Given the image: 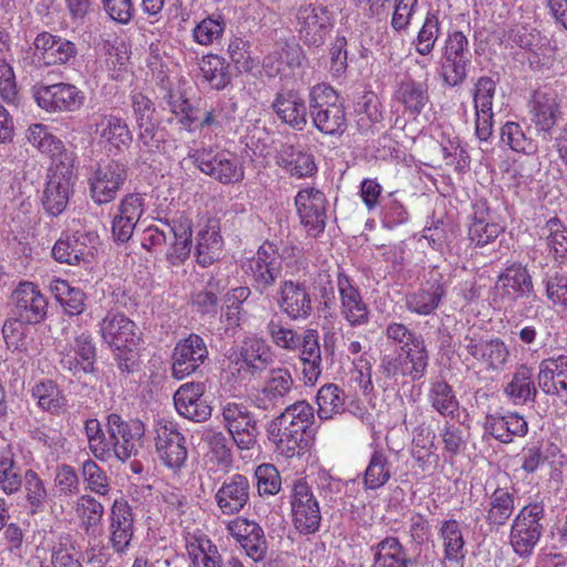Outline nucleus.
Listing matches in <instances>:
<instances>
[{"instance_id": "49", "label": "nucleus", "mask_w": 567, "mask_h": 567, "mask_svg": "<svg viewBox=\"0 0 567 567\" xmlns=\"http://www.w3.org/2000/svg\"><path fill=\"white\" fill-rule=\"evenodd\" d=\"M74 509L80 519V526L85 534H94L102 524L103 504L92 495L83 494L78 497Z\"/></svg>"}, {"instance_id": "25", "label": "nucleus", "mask_w": 567, "mask_h": 567, "mask_svg": "<svg viewBox=\"0 0 567 567\" xmlns=\"http://www.w3.org/2000/svg\"><path fill=\"white\" fill-rule=\"evenodd\" d=\"M337 288L340 300V315L351 327L369 322L370 310L352 279L343 271L338 272Z\"/></svg>"}, {"instance_id": "40", "label": "nucleus", "mask_w": 567, "mask_h": 567, "mask_svg": "<svg viewBox=\"0 0 567 567\" xmlns=\"http://www.w3.org/2000/svg\"><path fill=\"white\" fill-rule=\"evenodd\" d=\"M300 360L305 384L313 385L322 372L319 336L316 330H307L300 339Z\"/></svg>"}, {"instance_id": "44", "label": "nucleus", "mask_w": 567, "mask_h": 567, "mask_svg": "<svg viewBox=\"0 0 567 567\" xmlns=\"http://www.w3.org/2000/svg\"><path fill=\"white\" fill-rule=\"evenodd\" d=\"M393 474V465L383 449H375L363 474L364 489H378L389 483Z\"/></svg>"}, {"instance_id": "23", "label": "nucleus", "mask_w": 567, "mask_h": 567, "mask_svg": "<svg viewBox=\"0 0 567 567\" xmlns=\"http://www.w3.org/2000/svg\"><path fill=\"white\" fill-rule=\"evenodd\" d=\"M34 56L44 65H68L76 60L79 49L71 40L43 31L34 41Z\"/></svg>"}, {"instance_id": "27", "label": "nucleus", "mask_w": 567, "mask_h": 567, "mask_svg": "<svg viewBox=\"0 0 567 567\" xmlns=\"http://www.w3.org/2000/svg\"><path fill=\"white\" fill-rule=\"evenodd\" d=\"M42 196V205L51 216L62 214L72 193V168L51 167Z\"/></svg>"}, {"instance_id": "32", "label": "nucleus", "mask_w": 567, "mask_h": 567, "mask_svg": "<svg viewBox=\"0 0 567 567\" xmlns=\"http://www.w3.org/2000/svg\"><path fill=\"white\" fill-rule=\"evenodd\" d=\"M27 138L32 146L52 158L51 167L73 168V154L65 151L63 143L50 132L48 126L31 125L28 128Z\"/></svg>"}, {"instance_id": "53", "label": "nucleus", "mask_w": 567, "mask_h": 567, "mask_svg": "<svg viewBox=\"0 0 567 567\" xmlns=\"http://www.w3.org/2000/svg\"><path fill=\"white\" fill-rule=\"evenodd\" d=\"M318 416L321 420H330L336 414L344 411V398L342 390L333 383L324 384L317 393Z\"/></svg>"}, {"instance_id": "63", "label": "nucleus", "mask_w": 567, "mask_h": 567, "mask_svg": "<svg viewBox=\"0 0 567 567\" xmlns=\"http://www.w3.org/2000/svg\"><path fill=\"white\" fill-rule=\"evenodd\" d=\"M189 556L194 567H223L221 555L209 539H199L198 545H192Z\"/></svg>"}, {"instance_id": "9", "label": "nucleus", "mask_w": 567, "mask_h": 567, "mask_svg": "<svg viewBox=\"0 0 567 567\" xmlns=\"http://www.w3.org/2000/svg\"><path fill=\"white\" fill-rule=\"evenodd\" d=\"M224 426L240 450L249 451L257 444L260 434L258 421L244 403L228 402L221 408Z\"/></svg>"}, {"instance_id": "10", "label": "nucleus", "mask_w": 567, "mask_h": 567, "mask_svg": "<svg viewBox=\"0 0 567 567\" xmlns=\"http://www.w3.org/2000/svg\"><path fill=\"white\" fill-rule=\"evenodd\" d=\"M133 115L138 130V141L147 152H163L164 132L155 121L154 102L142 92L130 95Z\"/></svg>"}, {"instance_id": "18", "label": "nucleus", "mask_w": 567, "mask_h": 567, "mask_svg": "<svg viewBox=\"0 0 567 567\" xmlns=\"http://www.w3.org/2000/svg\"><path fill=\"white\" fill-rule=\"evenodd\" d=\"M229 535L255 563L266 559L268 542L264 528L255 520L236 517L227 524Z\"/></svg>"}, {"instance_id": "5", "label": "nucleus", "mask_w": 567, "mask_h": 567, "mask_svg": "<svg viewBox=\"0 0 567 567\" xmlns=\"http://www.w3.org/2000/svg\"><path fill=\"white\" fill-rule=\"evenodd\" d=\"M196 167L221 184H236L244 179L245 169L236 154L214 147H203L189 154Z\"/></svg>"}, {"instance_id": "1", "label": "nucleus", "mask_w": 567, "mask_h": 567, "mask_svg": "<svg viewBox=\"0 0 567 567\" xmlns=\"http://www.w3.org/2000/svg\"><path fill=\"white\" fill-rule=\"evenodd\" d=\"M313 420V408L305 400L288 405L267 429L276 451L287 458L306 453L310 446L309 432Z\"/></svg>"}, {"instance_id": "45", "label": "nucleus", "mask_w": 567, "mask_h": 567, "mask_svg": "<svg viewBox=\"0 0 567 567\" xmlns=\"http://www.w3.org/2000/svg\"><path fill=\"white\" fill-rule=\"evenodd\" d=\"M374 556L373 567H408L410 559L399 538L388 536L371 547Z\"/></svg>"}, {"instance_id": "34", "label": "nucleus", "mask_w": 567, "mask_h": 567, "mask_svg": "<svg viewBox=\"0 0 567 567\" xmlns=\"http://www.w3.org/2000/svg\"><path fill=\"white\" fill-rule=\"evenodd\" d=\"M532 122L536 130L543 133L544 138L550 137V131L560 116V104L557 94L537 90L530 100Z\"/></svg>"}, {"instance_id": "52", "label": "nucleus", "mask_w": 567, "mask_h": 567, "mask_svg": "<svg viewBox=\"0 0 567 567\" xmlns=\"http://www.w3.org/2000/svg\"><path fill=\"white\" fill-rule=\"evenodd\" d=\"M199 66L203 78L215 90L225 89L231 81L228 63L216 54L203 56Z\"/></svg>"}, {"instance_id": "29", "label": "nucleus", "mask_w": 567, "mask_h": 567, "mask_svg": "<svg viewBox=\"0 0 567 567\" xmlns=\"http://www.w3.org/2000/svg\"><path fill=\"white\" fill-rule=\"evenodd\" d=\"M110 543L117 554L125 553L134 535V515L128 502L117 498L110 511Z\"/></svg>"}, {"instance_id": "15", "label": "nucleus", "mask_w": 567, "mask_h": 567, "mask_svg": "<svg viewBox=\"0 0 567 567\" xmlns=\"http://www.w3.org/2000/svg\"><path fill=\"white\" fill-rule=\"evenodd\" d=\"M494 301L516 302L523 298H536L534 282L528 269L522 264L507 266L497 277L494 285Z\"/></svg>"}, {"instance_id": "55", "label": "nucleus", "mask_w": 567, "mask_h": 567, "mask_svg": "<svg viewBox=\"0 0 567 567\" xmlns=\"http://www.w3.org/2000/svg\"><path fill=\"white\" fill-rule=\"evenodd\" d=\"M549 252L556 261L567 259V226L558 218L549 219L543 228Z\"/></svg>"}, {"instance_id": "22", "label": "nucleus", "mask_w": 567, "mask_h": 567, "mask_svg": "<svg viewBox=\"0 0 567 567\" xmlns=\"http://www.w3.org/2000/svg\"><path fill=\"white\" fill-rule=\"evenodd\" d=\"M12 302L13 318L27 323H40L47 318L48 300L33 282H21L12 293Z\"/></svg>"}, {"instance_id": "35", "label": "nucleus", "mask_w": 567, "mask_h": 567, "mask_svg": "<svg viewBox=\"0 0 567 567\" xmlns=\"http://www.w3.org/2000/svg\"><path fill=\"white\" fill-rule=\"evenodd\" d=\"M394 100L403 106L404 113L415 118L431 102L429 85L426 81H415L406 76L398 83Z\"/></svg>"}, {"instance_id": "39", "label": "nucleus", "mask_w": 567, "mask_h": 567, "mask_svg": "<svg viewBox=\"0 0 567 567\" xmlns=\"http://www.w3.org/2000/svg\"><path fill=\"white\" fill-rule=\"evenodd\" d=\"M437 534L442 542L443 561L462 565L466 550L461 523L454 518L444 519L439 527Z\"/></svg>"}, {"instance_id": "48", "label": "nucleus", "mask_w": 567, "mask_h": 567, "mask_svg": "<svg viewBox=\"0 0 567 567\" xmlns=\"http://www.w3.org/2000/svg\"><path fill=\"white\" fill-rule=\"evenodd\" d=\"M427 401L442 416L454 417L458 412L460 403L454 390L444 380L437 379L430 383Z\"/></svg>"}, {"instance_id": "20", "label": "nucleus", "mask_w": 567, "mask_h": 567, "mask_svg": "<svg viewBox=\"0 0 567 567\" xmlns=\"http://www.w3.org/2000/svg\"><path fill=\"white\" fill-rule=\"evenodd\" d=\"M208 357L207 347L202 337L192 333L179 340L172 354V377L183 380L205 362Z\"/></svg>"}, {"instance_id": "60", "label": "nucleus", "mask_w": 567, "mask_h": 567, "mask_svg": "<svg viewBox=\"0 0 567 567\" xmlns=\"http://www.w3.org/2000/svg\"><path fill=\"white\" fill-rule=\"evenodd\" d=\"M224 30V19L220 16H209L193 29V39L200 45H210L221 38Z\"/></svg>"}, {"instance_id": "8", "label": "nucleus", "mask_w": 567, "mask_h": 567, "mask_svg": "<svg viewBox=\"0 0 567 567\" xmlns=\"http://www.w3.org/2000/svg\"><path fill=\"white\" fill-rule=\"evenodd\" d=\"M295 206L300 224L309 237L317 238L323 234L329 208L323 192L316 187L302 188L295 196Z\"/></svg>"}, {"instance_id": "50", "label": "nucleus", "mask_w": 567, "mask_h": 567, "mask_svg": "<svg viewBox=\"0 0 567 567\" xmlns=\"http://www.w3.org/2000/svg\"><path fill=\"white\" fill-rule=\"evenodd\" d=\"M31 324L13 317L6 320L2 327V334L8 347L20 352L32 350L34 331L30 327Z\"/></svg>"}, {"instance_id": "33", "label": "nucleus", "mask_w": 567, "mask_h": 567, "mask_svg": "<svg viewBox=\"0 0 567 567\" xmlns=\"http://www.w3.org/2000/svg\"><path fill=\"white\" fill-rule=\"evenodd\" d=\"M250 484L247 476L234 474L227 477L215 494V501L224 515L238 514L248 503Z\"/></svg>"}, {"instance_id": "56", "label": "nucleus", "mask_w": 567, "mask_h": 567, "mask_svg": "<svg viewBox=\"0 0 567 567\" xmlns=\"http://www.w3.org/2000/svg\"><path fill=\"white\" fill-rule=\"evenodd\" d=\"M470 60L460 59L450 54L442 53L440 59L439 73L443 83L447 86H457L462 84L467 76Z\"/></svg>"}, {"instance_id": "17", "label": "nucleus", "mask_w": 567, "mask_h": 567, "mask_svg": "<svg viewBox=\"0 0 567 567\" xmlns=\"http://www.w3.org/2000/svg\"><path fill=\"white\" fill-rule=\"evenodd\" d=\"M33 96L38 105L48 112H74L84 102V94L70 83L35 86Z\"/></svg>"}, {"instance_id": "30", "label": "nucleus", "mask_w": 567, "mask_h": 567, "mask_svg": "<svg viewBox=\"0 0 567 567\" xmlns=\"http://www.w3.org/2000/svg\"><path fill=\"white\" fill-rule=\"evenodd\" d=\"M537 383L545 394L557 396L567 403V354L542 360Z\"/></svg>"}, {"instance_id": "11", "label": "nucleus", "mask_w": 567, "mask_h": 567, "mask_svg": "<svg viewBox=\"0 0 567 567\" xmlns=\"http://www.w3.org/2000/svg\"><path fill=\"white\" fill-rule=\"evenodd\" d=\"M59 364L72 377L95 372L96 348L89 331L76 334L73 341L60 346Z\"/></svg>"}, {"instance_id": "16", "label": "nucleus", "mask_w": 567, "mask_h": 567, "mask_svg": "<svg viewBox=\"0 0 567 567\" xmlns=\"http://www.w3.org/2000/svg\"><path fill=\"white\" fill-rule=\"evenodd\" d=\"M276 302L280 311L292 320L308 319L313 311L312 298L305 281H280L276 291Z\"/></svg>"}, {"instance_id": "58", "label": "nucleus", "mask_w": 567, "mask_h": 567, "mask_svg": "<svg viewBox=\"0 0 567 567\" xmlns=\"http://www.w3.org/2000/svg\"><path fill=\"white\" fill-rule=\"evenodd\" d=\"M54 290L68 315L79 316L85 310V293L80 288L71 287L65 280H58Z\"/></svg>"}, {"instance_id": "41", "label": "nucleus", "mask_w": 567, "mask_h": 567, "mask_svg": "<svg viewBox=\"0 0 567 567\" xmlns=\"http://www.w3.org/2000/svg\"><path fill=\"white\" fill-rule=\"evenodd\" d=\"M30 392L41 411L53 416H60L66 412L68 399L55 381L41 380L31 388Z\"/></svg>"}, {"instance_id": "46", "label": "nucleus", "mask_w": 567, "mask_h": 567, "mask_svg": "<svg viewBox=\"0 0 567 567\" xmlns=\"http://www.w3.org/2000/svg\"><path fill=\"white\" fill-rule=\"evenodd\" d=\"M223 237L215 226H206L197 234L195 246L196 261L202 267H209L219 259L223 250Z\"/></svg>"}, {"instance_id": "64", "label": "nucleus", "mask_w": 567, "mask_h": 567, "mask_svg": "<svg viewBox=\"0 0 567 567\" xmlns=\"http://www.w3.org/2000/svg\"><path fill=\"white\" fill-rule=\"evenodd\" d=\"M501 141L515 152L533 153L535 145L528 138L518 123L507 122L503 125L501 132Z\"/></svg>"}, {"instance_id": "2", "label": "nucleus", "mask_w": 567, "mask_h": 567, "mask_svg": "<svg viewBox=\"0 0 567 567\" xmlns=\"http://www.w3.org/2000/svg\"><path fill=\"white\" fill-rule=\"evenodd\" d=\"M309 114L312 125L322 134L341 136L348 127L346 107L338 92L326 83L309 92Z\"/></svg>"}, {"instance_id": "54", "label": "nucleus", "mask_w": 567, "mask_h": 567, "mask_svg": "<svg viewBox=\"0 0 567 567\" xmlns=\"http://www.w3.org/2000/svg\"><path fill=\"white\" fill-rule=\"evenodd\" d=\"M441 35V21L437 12H427L412 45L419 55L433 53L436 41Z\"/></svg>"}, {"instance_id": "21", "label": "nucleus", "mask_w": 567, "mask_h": 567, "mask_svg": "<svg viewBox=\"0 0 567 567\" xmlns=\"http://www.w3.org/2000/svg\"><path fill=\"white\" fill-rule=\"evenodd\" d=\"M293 384V378L287 368L270 369L261 389L252 399L254 406L261 411L276 410L286 403Z\"/></svg>"}, {"instance_id": "62", "label": "nucleus", "mask_w": 567, "mask_h": 567, "mask_svg": "<svg viewBox=\"0 0 567 567\" xmlns=\"http://www.w3.org/2000/svg\"><path fill=\"white\" fill-rule=\"evenodd\" d=\"M22 478L28 503L34 512L42 509L48 502V492L43 481L33 470H27Z\"/></svg>"}, {"instance_id": "13", "label": "nucleus", "mask_w": 567, "mask_h": 567, "mask_svg": "<svg viewBox=\"0 0 567 567\" xmlns=\"http://www.w3.org/2000/svg\"><path fill=\"white\" fill-rule=\"evenodd\" d=\"M298 32L303 44L310 48L321 47L333 28V19L327 7L305 4L298 9Z\"/></svg>"}, {"instance_id": "61", "label": "nucleus", "mask_w": 567, "mask_h": 567, "mask_svg": "<svg viewBox=\"0 0 567 567\" xmlns=\"http://www.w3.org/2000/svg\"><path fill=\"white\" fill-rule=\"evenodd\" d=\"M23 478L21 470L10 455H0V489L7 495L21 489Z\"/></svg>"}, {"instance_id": "31", "label": "nucleus", "mask_w": 567, "mask_h": 567, "mask_svg": "<svg viewBox=\"0 0 567 567\" xmlns=\"http://www.w3.org/2000/svg\"><path fill=\"white\" fill-rule=\"evenodd\" d=\"M278 118L296 131H303L307 126L308 109L302 95L296 90L279 91L271 104Z\"/></svg>"}, {"instance_id": "14", "label": "nucleus", "mask_w": 567, "mask_h": 567, "mask_svg": "<svg viewBox=\"0 0 567 567\" xmlns=\"http://www.w3.org/2000/svg\"><path fill=\"white\" fill-rule=\"evenodd\" d=\"M235 364L239 373L250 378H260L274 369L275 352L268 342L258 337H246L236 353Z\"/></svg>"}, {"instance_id": "12", "label": "nucleus", "mask_w": 567, "mask_h": 567, "mask_svg": "<svg viewBox=\"0 0 567 567\" xmlns=\"http://www.w3.org/2000/svg\"><path fill=\"white\" fill-rule=\"evenodd\" d=\"M291 515L295 528L302 535L315 534L321 524L319 503L305 480L295 482L291 494Z\"/></svg>"}, {"instance_id": "57", "label": "nucleus", "mask_w": 567, "mask_h": 567, "mask_svg": "<svg viewBox=\"0 0 567 567\" xmlns=\"http://www.w3.org/2000/svg\"><path fill=\"white\" fill-rule=\"evenodd\" d=\"M443 442V451L449 457L464 452L470 439V433L460 425L445 422L440 431Z\"/></svg>"}, {"instance_id": "42", "label": "nucleus", "mask_w": 567, "mask_h": 567, "mask_svg": "<svg viewBox=\"0 0 567 567\" xmlns=\"http://www.w3.org/2000/svg\"><path fill=\"white\" fill-rule=\"evenodd\" d=\"M445 293V286L439 280L427 282L425 287L405 296V307L410 312L429 316L439 308Z\"/></svg>"}, {"instance_id": "38", "label": "nucleus", "mask_w": 567, "mask_h": 567, "mask_svg": "<svg viewBox=\"0 0 567 567\" xmlns=\"http://www.w3.org/2000/svg\"><path fill=\"white\" fill-rule=\"evenodd\" d=\"M484 427L495 440L504 444H509L515 436L523 437L528 432L527 421L518 413L488 414Z\"/></svg>"}, {"instance_id": "7", "label": "nucleus", "mask_w": 567, "mask_h": 567, "mask_svg": "<svg viewBox=\"0 0 567 567\" xmlns=\"http://www.w3.org/2000/svg\"><path fill=\"white\" fill-rule=\"evenodd\" d=\"M107 433L114 456L125 462L136 455L142 447L145 425L138 419L125 421L120 414L111 413L107 416Z\"/></svg>"}, {"instance_id": "28", "label": "nucleus", "mask_w": 567, "mask_h": 567, "mask_svg": "<svg viewBox=\"0 0 567 567\" xmlns=\"http://www.w3.org/2000/svg\"><path fill=\"white\" fill-rule=\"evenodd\" d=\"M205 384L187 382L182 384L174 394V405L177 412L194 422H205L212 415V408L203 399Z\"/></svg>"}, {"instance_id": "19", "label": "nucleus", "mask_w": 567, "mask_h": 567, "mask_svg": "<svg viewBox=\"0 0 567 567\" xmlns=\"http://www.w3.org/2000/svg\"><path fill=\"white\" fill-rule=\"evenodd\" d=\"M99 333L104 343L118 351L135 347L141 339L134 321L123 313L112 311L99 322Z\"/></svg>"}, {"instance_id": "59", "label": "nucleus", "mask_w": 567, "mask_h": 567, "mask_svg": "<svg viewBox=\"0 0 567 567\" xmlns=\"http://www.w3.org/2000/svg\"><path fill=\"white\" fill-rule=\"evenodd\" d=\"M81 473L90 492L100 496H106L110 493V478L106 472L93 460L89 458L83 462Z\"/></svg>"}, {"instance_id": "26", "label": "nucleus", "mask_w": 567, "mask_h": 567, "mask_svg": "<svg viewBox=\"0 0 567 567\" xmlns=\"http://www.w3.org/2000/svg\"><path fill=\"white\" fill-rule=\"evenodd\" d=\"M155 447L159 460L172 470H179L187 460L184 435L172 423L156 425Z\"/></svg>"}, {"instance_id": "51", "label": "nucleus", "mask_w": 567, "mask_h": 567, "mask_svg": "<svg viewBox=\"0 0 567 567\" xmlns=\"http://www.w3.org/2000/svg\"><path fill=\"white\" fill-rule=\"evenodd\" d=\"M400 355L413 381L422 379L429 367V351L423 338L400 350Z\"/></svg>"}, {"instance_id": "4", "label": "nucleus", "mask_w": 567, "mask_h": 567, "mask_svg": "<svg viewBox=\"0 0 567 567\" xmlns=\"http://www.w3.org/2000/svg\"><path fill=\"white\" fill-rule=\"evenodd\" d=\"M282 261L284 256L279 254L277 246L268 240L246 261L245 272L257 292L265 295L275 287L282 277Z\"/></svg>"}, {"instance_id": "37", "label": "nucleus", "mask_w": 567, "mask_h": 567, "mask_svg": "<svg viewBox=\"0 0 567 567\" xmlns=\"http://www.w3.org/2000/svg\"><path fill=\"white\" fill-rule=\"evenodd\" d=\"M164 226L174 237V241L166 254L167 260L174 266L179 265L189 257L192 251V220L182 214L172 221H165Z\"/></svg>"}, {"instance_id": "43", "label": "nucleus", "mask_w": 567, "mask_h": 567, "mask_svg": "<svg viewBox=\"0 0 567 567\" xmlns=\"http://www.w3.org/2000/svg\"><path fill=\"white\" fill-rule=\"evenodd\" d=\"M515 509V495L506 487H496L489 495L485 519L489 526H504Z\"/></svg>"}, {"instance_id": "3", "label": "nucleus", "mask_w": 567, "mask_h": 567, "mask_svg": "<svg viewBox=\"0 0 567 567\" xmlns=\"http://www.w3.org/2000/svg\"><path fill=\"white\" fill-rule=\"evenodd\" d=\"M545 507L542 502L525 505L513 520L509 542L513 550L520 557H529L538 544L545 526Z\"/></svg>"}, {"instance_id": "47", "label": "nucleus", "mask_w": 567, "mask_h": 567, "mask_svg": "<svg viewBox=\"0 0 567 567\" xmlns=\"http://www.w3.org/2000/svg\"><path fill=\"white\" fill-rule=\"evenodd\" d=\"M504 393L515 404L534 402L537 395V389L533 380V370L525 364L518 367L512 380L505 386Z\"/></svg>"}, {"instance_id": "6", "label": "nucleus", "mask_w": 567, "mask_h": 567, "mask_svg": "<svg viewBox=\"0 0 567 567\" xmlns=\"http://www.w3.org/2000/svg\"><path fill=\"white\" fill-rule=\"evenodd\" d=\"M127 179V167L120 161L96 164L87 177L90 196L97 205L113 202Z\"/></svg>"}, {"instance_id": "24", "label": "nucleus", "mask_w": 567, "mask_h": 567, "mask_svg": "<svg viewBox=\"0 0 567 567\" xmlns=\"http://www.w3.org/2000/svg\"><path fill=\"white\" fill-rule=\"evenodd\" d=\"M91 128L99 144L115 154L128 148L133 142V134L126 121L114 114L99 115Z\"/></svg>"}, {"instance_id": "36", "label": "nucleus", "mask_w": 567, "mask_h": 567, "mask_svg": "<svg viewBox=\"0 0 567 567\" xmlns=\"http://www.w3.org/2000/svg\"><path fill=\"white\" fill-rule=\"evenodd\" d=\"M276 162L286 173L296 178L311 177L318 171L315 156L291 144L281 146Z\"/></svg>"}]
</instances>
